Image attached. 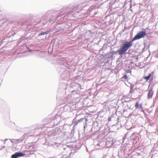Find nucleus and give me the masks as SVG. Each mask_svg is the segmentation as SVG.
<instances>
[{
    "instance_id": "473e14b6",
    "label": "nucleus",
    "mask_w": 158,
    "mask_h": 158,
    "mask_svg": "<svg viewBox=\"0 0 158 158\" xmlns=\"http://www.w3.org/2000/svg\"><path fill=\"white\" fill-rule=\"evenodd\" d=\"M133 92V89L131 90V89H130V90L129 92L130 93H132Z\"/></svg>"
},
{
    "instance_id": "c756f323",
    "label": "nucleus",
    "mask_w": 158,
    "mask_h": 158,
    "mask_svg": "<svg viewBox=\"0 0 158 158\" xmlns=\"http://www.w3.org/2000/svg\"><path fill=\"white\" fill-rule=\"evenodd\" d=\"M131 70H128L126 71L127 73H131Z\"/></svg>"
},
{
    "instance_id": "9d476101",
    "label": "nucleus",
    "mask_w": 158,
    "mask_h": 158,
    "mask_svg": "<svg viewBox=\"0 0 158 158\" xmlns=\"http://www.w3.org/2000/svg\"><path fill=\"white\" fill-rule=\"evenodd\" d=\"M82 121H83V119H79L77 120H76V119H73V124L74 125V126H75L78 123H80Z\"/></svg>"
},
{
    "instance_id": "f3484780",
    "label": "nucleus",
    "mask_w": 158,
    "mask_h": 158,
    "mask_svg": "<svg viewBox=\"0 0 158 158\" xmlns=\"http://www.w3.org/2000/svg\"><path fill=\"white\" fill-rule=\"evenodd\" d=\"M61 118L62 117H61V115L60 114H56L54 117H53L52 118Z\"/></svg>"
},
{
    "instance_id": "aec40b11",
    "label": "nucleus",
    "mask_w": 158,
    "mask_h": 158,
    "mask_svg": "<svg viewBox=\"0 0 158 158\" xmlns=\"http://www.w3.org/2000/svg\"><path fill=\"white\" fill-rule=\"evenodd\" d=\"M59 16L60 17H61L60 18V19H63V18H65V19H66V16L64 15V14H63L62 15H59Z\"/></svg>"
},
{
    "instance_id": "f8f14e48",
    "label": "nucleus",
    "mask_w": 158,
    "mask_h": 158,
    "mask_svg": "<svg viewBox=\"0 0 158 158\" xmlns=\"http://www.w3.org/2000/svg\"><path fill=\"white\" fill-rule=\"evenodd\" d=\"M64 150L65 151H66L67 152H70L72 150L71 147L65 145L63 147Z\"/></svg>"
},
{
    "instance_id": "58836bf2",
    "label": "nucleus",
    "mask_w": 158,
    "mask_h": 158,
    "mask_svg": "<svg viewBox=\"0 0 158 158\" xmlns=\"http://www.w3.org/2000/svg\"><path fill=\"white\" fill-rule=\"evenodd\" d=\"M108 118H109V119H110V118H111V117H108Z\"/></svg>"
},
{
    "instance_id": "cd10ccee",
    "label": "nucleus",
    "mask_w": 158,
    "mask_h": 158,
    "mask_svg": "<svg viewBox=\"0 0 158 158\" xmlns=\"http://www.w3.org/2000/svg\"><path fill=\"white\" fill-rule=\"evenodd\" d=\"M138 108H139V109H143V107L142 104H140Z\"/></svg>"
},
{
    "instance_id": "bb28decb",
    "label": "nucleus",
    "mask_w": 158,
    "mask_h": 158,
    "mask_svg": "<svg viewBox=\"0 0 158 158\" xmlns=\"http://www.w3.org/2000/svg\"><path fill=\"white\" fill-rule=\"evenodd\" d=\"M113 55H112V54L111 53H110V52L109 53V57L110 58H113Z\"/></svg>"
},
{
    "instance_id": "f704fd0d",
    "label": "nucleus",
    "mask_w": 158,
    "mask_h": 158,
    "mask_svg": "<svg viewBox=\"0 0 158 158\" xmlns=\"http://www.w3.org/2000/svg\"><path fill=\"white\" fill-rule=\"evenodd\" d=\"M89 10L91 11H92V10H93V8H91V7H90V8H89Z\"/></svg>"
},
{
    "instance_id": "20e7f679",
    "label": "nucleus",
    "mask_w": 158,
    "mask_h": 158,
    "mask_svg": "<svg viewBox=\"0 0 158 158\" xmlns=\"http://www.w3.org/2000/svg\"><path fill=\"white\" fill-rule=\"evenodd\" d=\"M50 32L49 31H41L38 34V36L42 39H44L47 37V35Z\"/></svg>"
},
{
    "instance_id": "c03bdc74",
    "label": "nucleus",
    "mask_w": 158,
    "mask_h": 158,
    "mask_svg": "<svg viewBox=\"0 0 158 158\" xmlns=\"http://www.w3.org/2000/svg\"><path fill=\"white\" fill-rule=\"evenodd\" d=\"M124 102H127V101H124Z\"/></svg>"
},
{
    "instance_id": "7c9ffc66",
    "label": "nucleus",
    "mask_w": 158,
    "mask_h": 158,
    "mask_svg": "<svg viewBox=\"0 0 158 158\" xmlns=\"http://www.w3.org/2000/svg\"><path fill=\"white\" fill-rule=\"evenodd\" d=\"M34 151H30V152L29 153H30V154H34Z\"/></svg>"
},
{
    "instance_id": "a211bd4d",
    "label": "nucleus",
    "mask_w": 158,
    "mask_h": 158,
    "mask_svg": "<svg viewBox=\"0 0 158 158\" xmlns=\"http://www.w3.org/2000/svg\"><path fill=\"white\" fill-rule=\"evenodd\" d=\"M86 35L89 34V37H91L92 36L93 33H92V32H91L90 31H88L87 32H86Z\"/></svg>"
},
{
    "instance_id": "79ce46f5",
    "label": "nucleus",
    "mask_w": 158,
    "mask_h": 158,
    "mask_svg": "<svg viewBox=\"0 0 158 158\" xmlns=\"http://www.w3.org/2000/svg\"><path fill=\"white\" fill-rule=\"evenodd\" d=\"M153 156H152L151 157V158H153Z\"/></svg>"
},
{
    "instance_id": "72a5a7b5",
    "label": "nucleus",
    "mask_w": 158,
    "mask_h": 158,
    "mask_svg": "<svg viewBox=\"0 0 158 158\" xmlns=\"http://www.w3.org/2000/svg\"><path fill=\"white\" fill-rule=\"evenodd\" d=\"M113 52V51H112L111 52H110V53H111L113 55L115 54V53L114 52Z\"/></svg>"
},
{
    "instance_id": "2f4dec72",
    "label": "nucleus",
    "mask_w": 158,
    "mask_h": 158,
    "mask_svg": "<svg viewBox=\"0 0 158 158\" xmlns=\"http://www.w3.org/2000/svg\"><path fill=\"white\" fill-rule=\"evenodd\" d=\"M72 93L73 94H74L75 93V94H77L76 91H75V90L72 91Z\"/></svg>"
},
{
    "instance_id": "412c9836",
    "label": "nucleus",
    "mask_w": 158,
    "mask_h": 158,
    "mask_svg": "<svg viewBox=\"0 0 158 158\" xmlns=\"http://www.w3.org/2000/svg\"><path fill=\"white\" fill-rule=\"evenodd\" d=\"M139 105V103H138V102H136V103H135V108H139V105Z\"/></svg>"
},
{
    "instance_id": "c85d7f7f",
    "label": "nucleus",
    "mask_w": 158,
    "mask_h": 158,
    "mask_svg": "<svg viewBox=\"0 0 158 158\" xmlns=\"http://www.w3.org/2000/svg\"><path fill=\"white\" fill-rule=\"evenodd\" d=\"M134 85H131L130 86V89L132 90L133 89Z\"/></svg>"
},
{
    "instance_id": "a18cd8bd",
    "label": "nucleus",
    "mask_w": 158,
    "mask_h": 158,
    "mask_svg": "<svg viewBox=\"0 0 158 158\" xmlns=\"http://www.w3.org/2000/svg\"><path fill=\"white\" fill-rule=\"evenodd\" d=\"M76 118H77V117H76L75 118V119H76Z\"/></svg>"
},
{
    "instance_id": "5701e85b",
    "label": "nucleus",
    "mask_w": 158,
    "mask_h": 158,
    "mask_svg": "<svg viewBox=\"0 0 158 158\" xmlns=\"http://www.w3.org/2000/svg\"><path fill=\"white\" fill-rule=\"evenodd\" d=\"M118 120H119V119H117V120L116 121L117 122L116 123L112 125V126L113 127H114V126H117L119 124Z\"/></svg>"
},
{
    "instance_id": "f257e3e1",
    "label": "nucleus",
    "mask_w": 158,
    "mask_h": 158,
    "mask_svg": "<svg viewBox=\"0 0 158 158\" xmlns=\"http://www.w3.org/2000/svg\"><path fill=\"white\" fill-rule=\"evenodd\" d=\"M131 47L127 41L123 42V44L120 46V48L117 51H113V52H114L115 54L118 53L120 56L125 55L127 51Z\"/></svg>"
},
{
    "instance_id": "ddd939ff",
    "label": "nucleus",
    "mask_w": 158,
    "mask_h": 158,
    "mask_svg": "<svg viewBox=\"0 0 158 158\" xmlns=\"http://www.w3.org/2000/svg\"><path fill=\"white\" fill-rule=\"evenodd\" d=\"M60 26V24H58L56 25L53 28V31H55V32H57L59 31H60V29H59V26Z\"/></svg>"
},
{
    "instance_id": "7ed1b4c3",
    "label": "nucleus",
    "mask_w": 158,
    "mask_h": 158,
    "mask_svg": "<svg viewBox=\"0 0 158 158\" xmlns=\"http://www.w3.org/2000/svg\"><path fill=\"white\" fill-rule=\"evenodd\" d=\"M146 34L145 31H139L135 36L130 41H127L131 46H132L133 42L136 40H139L144 37Z\"/></svg>"
},
{
    "instance_id": "39448f33",
    "label": "nucleus",
    "mask_w": 158,
    "mask_h": 158,
    "mask_svg": "<svg viewBox=\"0 0 158 158\" xmlns=\"http://www.w3.org/2000/svg\"><path fill=\"white\" fill-rule=\"evenodd\" d=\"M25 155V153L23 152H18L11 156V158H18L19 157L23 156Z\"/></svg>"
},
{
    "instance_id": "37998d69",
    "label": "nucleus",
    "mask_w": 158,
    "mask_h": 158,
    "mask_svg": "<svg viewBox=\"0 0 158 158\" xmlns=\"http://www.w3.org/2000/svg\"><path fill=\"white\" fill-rule=\"evenodd\" d=\"M86 149L87 151L88 152V149H87V148H86Z\"/></svg>"
},
{
    "instance_id": "f03ea898",
    "label": "nucleus",
    "mask_w": 158,
    "mask_h": 158,
    "mask_svg": "<svg viewBox=\"0 0 158 158\" xmlns=\"http://www.w3.org/2000/svg\"><path fill=\"white\" fill-rule=\"evenodd\" d=\"M59 15H53L50 14L47 17L45 16L42 17L40 19V21H43L45 19L44 23H48L49 22V23H52L56 20H59L60 19H59Z\"/></svg>"
},
{
    "instance_id": "e433bc0d",
    "label": "nucleus",
    "mask_w": 158,
    "mask_h": 158,
    "mask_svg": "<svg viewBox=\"0 0 158 158\" xmlns=\"http://www.w3.org/2000/svg\"><path fill=\"white\" fill-rule=\"evenodd\" d=\"M2 42H0V46L2 45Z\"/></svg>"
},
{
    "instance_id": "a19ab883",
    "label": "nucleus",
    "mask_w": 158,
    "mask_h": 158,
    "mask_svg": "<svg viewBox=\"0 0 158 158\" xmlns=\"http://www.w3.org/2000/svg\"><path fill=\"white\" fill-rule=\"evenodd\" d=\"M149 46H150L149 45H148V47L149 48Z\"/></svg>"
},
{
    "instance_id": "4c0bfd02",
    "label": "nucleus",
    "mask_w": 158,
    "mask_h": 158,
    "mask_svg": "<svg viewBox=\"0 0 158 158\" xmlns=\"http://www.w3.org/2000/svg\"><path fill=\"white\" fill-rule=\"evenodd\" d=\"M108 122H110V121H111V119H108Z\"/></svg>"
},
{
    "instance_id": "0eeeda50",
    "label": "nucleus",
    "mask_w": 158,
    "mask_h": 158,
    "mask_svg": "<svg viewBox=\"0 0 158 158\" xmlns=\"http://www.w3.org/2000/svg\"><path fill=\"white\" fill-rule=\"evenodd\" d=\"M93 122V119H85V124L84 125V128L85 129L87 126H90L92 124Z\"/></svg>"
},
{
    "instance_id": "a878e982",
    "label": "nucleus",
    "mask_w": 158,
    "mask_h": 158,
    "mask_svg": "<svg viewBox=\"0 0 158 158\" xmlns=\"http://www.w3.org/2000/svg\"><path fill=\"white\" fill-rule=\"evenodd\" d=\"M127 78L128 77L126 74H125L123 77V78L125 80L127 79Z\"/></svg>"
},
{
    "instance_id": "9b49d317",
    "label": "nucleus",
    "mask_w": 158,
    "mask_h": 158,
    "mask_svg": "<svg viewBox=\"0 0 158 158\" xmlns=\"http://www.w3.org/2000/svg\"><path fill=\"white\" fill-rule=\"evenodd\" d=\"M153 93L152 89H150L148 94V99L152 98Z\"/></svg>"
},
{
    "instance_id": "4be33fe9",
    "label": "nucleus",
    "mask_w": 158,
    "mask_h": 158,
    "mask_svg": "<svg viewBox=\"0 0 158 158\" xmlns=\"http://www.w3.org/2000/svg\"><path fill=\"white\" fill-rule=\"evenodd\" d=\"M59 29H60V31H62L64 28V27L62 26V24H60V26H59Z\"/></svg>"
},
{
    "instance_id": "2eb2a0df",
    "label": "nucleus",
    "mask_w": 158,
    "mask_h": 158,
    "mask_svg": "<svg viewBox=\"0 0 158 158\" xmlns=\"http://www.w3.org/2000/svg\"><path fill=\"white\" fill-rule=\"evenodd\" d=\"M78 7V6H75L71 11H69L70 13H73V12L75 11L76 10H77Z\"/></svg>"
},
{
    "instance_id": "6e6552de",
    "label": "nucleus",
    "mask_w": 158,
    "mask_h": 158,
    "mask_svg": "<svg viewBox=\"0 0 158 158\" xmlns=\"http://www.w3.org/2000/svg\"><path fill=\"white\" fill-rule=\"evenodd\" d=\"M30 21H24L20 23L19 24H20V25H21L23 27H28V25H31V23H30Z\"/></svg>"
},
{
    "instance_id": "ea45409f",
    "label": "nucleus",
    "mask_w": 158,
    "mask_h": 158,
    "mask_svg": "<svg viewBox=\"0 0 158 158\" xmlns=\"http://www.w3.org/2000/svg\"><path fill=\"white\" fill-rule=\"evenodd\" d=\"M7 140V139H5V141H6V140ZM5 142H6V141H5Z\"/></svg>"
},
{
    "instance_id": "b1692460",
    "label": "nucleus",
    "mask_w": 158,
    "mask_h": 158,
    "mask_svg": "<svg viewBox=\"0 0 158 158\" xmlns=\"http://www.w3.org/2000/svg\"><path fill=\"white\" fill-rule=\"evenodd\" d=\"M95 120H97V122H98V126H99L101 124L102 121L100 120V119H95Z\"/></svg>"
},
{
    "instance_id": "4468645a",
    "label": "nucleus",
    "mask_w": 158,
    "mask_h": 158,
    "mask_svg": "<svg viewBox=\"0 0 158 158\" xmlns=\"http://www.w3.org/2000/svg\"><path fill=\"white\" fill-rule=\"evenodd\" d=\"M104 115V113L103 111H100L98 114V116L96 118H97L98 117L102 118Z\"/></svg>"
},
{
    "instance_id": "de8ad7c7",
    "label": "nucleus",
    "mask_w": 158,
    "mask_h": 158,
    "mask_svg": "<svg viewBox=\"0 0 158 158\" xmlns=\"http://www.w3.org/2000/svg\"><path fill=\"white\" fill-rule=\"evenodd\" d=\"M81 118L82 119V118Z\"/></svg>"
},
{
    "instance_id": "393cba45",
    "label": "nucleus",
    "mask_w": 158,
    "mask_h": 158,
    "mask_svg": "<svg viewBox=\"0 0 158 158\" xmlns=\"http://www.w3.org/2000/svg\"><path fill=\"white\" fill-rule=\"evenodd\" d=\"M136 121V119H131L130 121L132 124L135 123Z\"/></svg>"
},
{
    "instance_id": "1a4fd4ad",
    "label": "nucleus",
    "mask_w": 158,
    "mask_h": 158,
    "mask_svg": "<svg viewBox=\"0 0 158 158\" xmlns=\"http://www.w3.org/2000/svg\"><path fill=\"white\" fill-rule=\"evenodd\" d=\"M153 74L152 72L151 73L149 74L148 76H146L144 77V79L146 80L147 81L150 78H151V79H153Z\"/></svg>"
},
{
    "instance_id": "dca6fc26",
    "label": "nucleus",
    "mask_w": 158,
    "mask_h": 158,
    "mask_svg": "<svg viewBox=\"0 0 158 158\" xmlns=\"http://www.w3.org/2000/svg\"><path fill=\"white\" fill-rule=\"evenodd\" d=\"M92 125L93 126H95L96 127H98V122H97V120H95L94 121L93 120V122L92 123Z\"/></svg>"
},
{
    "instance_id": "423d86ee",
    "label": "nucleus",
    "mask_w": 158,
    "mask_h": 158,
    "mask_svg": "<svg viewBox=\"0 0 158 158\" xmlns=\"http://www.w3.org/2000/svg\"><path fill=\"white\" fill-rule=\"evenodd\" d=\"M68 64L66 63L62 62L60 65V68L61 69V72H64V73H66L68 72L67 71L65 70L66 68L67 67Z\"/></svg>"
},
{
    "instance_id": "c9c22d12",
    "label": "nucleus",
    "mask_w": 158,
    "mask_h": 158,
    "mask_svg": "<svg viewBox=\"0 0 158 158\" xmlns=\"http://www.w3.org/2000/svg\"><path fill=\"white\" fill-rule=\"evenodd\" d=\"M66 107H69V106H64V109H65V108H66Z\"/></svg>"
},
{
    "instance_id": "6ab92c4d",
    "label": "nucleus",
    "mask_w": 158,
    "mask_h": 158,
    "mask_svg": "<svg viewBox=\"0 0 158 158\" xmlns=\"http://www.w3.org/2000/svg\"><path fill=\"white\" fill-rule=\"evenodd\" d=\"M27 128H20L19 129L17 130V131H20V132H23L25 130L27 129Z\"/></svg>"
},
{
    "instance_id": "49530a36",
    "label": "nucleus",
    "mask_w": 158,
    "mask_h": 158,
    "mask_svg": "<svg viewBox=\"0 0 158 158\" xmlns=\"http://www.w3.org/2000/svg\"><path fill=\"white\" fill-rule=\"evenodd\" d=\"M99 129H101V127H100Z\"/></svg>"
}]
</instances>
